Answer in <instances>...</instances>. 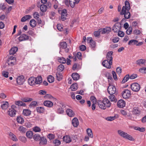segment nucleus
Returning a JSON list of instances; mask_svg holds the SVG:
<instances>
[{
  "label": "nucleus",
  "instance_id": "obj_2",
  "mask_svg": "<svg viewBox=\"0 0 146 146\" xmlns=\"http://www.w3.org/2000/svg\"><path fill=\"white\" fill-rule=\"evenodd\" d=\"M125 4V5L122 7V10L120 13V14L121 15H123L126 11H129L130 8V3L128 1H126Z\"/></svg>",
  "mask_w": 146,
  "mask_h": 146
},
{
  "label": "nucleus",
  "instance_id": "obj_34",
  "mask_svg": "<svg viewBox=\"0 0 146 146\" xmlns=\"http://www.w3.org/2000/svg\"><path fill=\"white\" fill-rule=\"evenodd\" d=\"M40 11L42 12L46 11L47 9V6L44 4L40 5Z\"/></svg>",
  "mask_w": 146,
  "mask_h": 146
},
{
  "label": "nucleus",
  "instance_id": "obj_42",
  "mask_svg": "<svg viewBox=\"0 0 146 146\" xmlns=\"http://www.w3.org/2000/svg\"><path fill=\"white\" fill-rule=\"evenodd\" d=\"M67 15V11L66 9H64L61 12V18H65Z\"/></svg>",
  "mask_w": 146,
  "mask_h": 146
},
{
  "label": "nucleus",
  "instance_id": "obj_48",
  "mask_svg": "<svg viewBox=\"0 0 146 146\" xmlns=\"http://www.w3.org/2000/svg\"><path fill=\"white\" fill-rule=\"evenodd\" d=\"M109 98L111 102H116L117 101V99L115 97V96L112 95H110L109 96Z\"/></svg>",
  "mask_w": 146,
  "mask_h": 146
},
{
  "label": "nucleus",
  "instance_id": "obj_5",
  "mask_svg": "<svg viewBox=\"0 0 146 146\" xmlns=\"http://www.w3.org/2000/svg\"><path fill=\"white\" fill-rule=\"evenodd\" d=\"M108 91L110 95L113 94L115 93L116 89L115 87L112 85H109L108 88Z\"/></svg>",
  "mask_w": 146,
  "mask_h": 146
},
{
  "label": "nucleus",
  "instance_id": "obj_32",
  "mask_svg": "<svg viewBox=\"0 0 146 146\" xmlns=\"http://www.w3.org/2000/svg\"><path fill=\"white\" fill-rule=\"evenodd\" d=\"M88 136L91 138H92L93 137V134L92 131L90 128H88L86 130Z\"/></svg>",
  "mask_w": 146,
  "mask_h": 146
},
{
  "label": "nucleus",
  "instance_id": "obj_19",
  "mask_svg": "<svg viewBox=\"0 0 146 146\" xmlns=\"http://www.w3.org/2000/svg\"><path fill=\"white\" fill-rule=\"evenodd\" d=\"M44 105L46 106L49 108H50L52 106L53 104V103L50 101L46 100L43 103Z\"/></svg>",
  "mask_w": 146,
  "mask_h": 146
},
{
  "label": "nucleus",
  "instance_id": "obj_39",
  "mask_svg": "<svg viewBox=\"0 0 146 146\" xmlns=\"http://www.w3.org/2000/svg\"><path fill=\"white\" fill-rule=\"evenodd\" d=\"M17 121L19 123L22 124L24 121V119L20 116H18L17 118Z\"/></svg>",
  "mask_w": 146,
  "mask_h": 146
},
{
  "label": "nucleus",
  "instance_id": "obj_51",
  "mask_svg": "<svg viewBox=\"0 0 146 146\" xmlns=\"http://www.w3.org/2000/svg\"><path fill=\"white\" fill-rule=\"evenodd\" d=\"M40 136L38 134H35L33 136L34 139L36 141L40 140Z\"/></svg>",
  "mask_w": 146,
  "mask_h": 146
},
{
  "label": "nucleus",
  "instance_id": "obj_12",
  "mask_svg": "<svg viewBox=\"0 0 146 146\" xmlns=\"http://www.w3.org/2000/svg\"><path fill=\"white\" fill-rule=\"evenodd\" d=\"M113 52L112 51L109 52L107 54L106 58L107 59L106 60H108L110 61V63L112 62V54Z\"/></svg>",
  "mask_w": 146,
  "mask_h": 146
},
{
  "label": "nucleus",
  "instance_id": "obj_56",
  "mask_svg": "<svg viewBox=\"0 0 146 146\" xmlns=\"http://www.w3.org/2000/svg\"><path fill=\"white\" fill-rule=\"evenodd\" d=\"M19 139L23 143H25L27 141L26 138L23 136H21L19 138Z\"/></svg>",
  "mask_w": 146,
  "mask_h": 146
},
{
  "label": "nucleus",
  "instance_id": "obj_26",
  "mask_svg": "<svg viewBox=\"0 0 146 146\" xmlns=\"http://www.w3.org/2000/svg\"><path fill=\"white\" fill-rule=\"evenodd\" d=\"M146 60L143 59H140L136 61V64L139 66H141L145 64L146 62Z\"/></svg>",
  "mask_w": 146,
  "mask_h": 146
},
{
  "label": "nucleus",
  "instance_id": "obj_7",
  "mask_svg": "<svg viewBox=\"0 0 146 146\" xmlns=\"http://www.w3.org/2000/svg\"><path fill=\"white\" fill-rule=\"evenodd\" d=\"M67 45L66 43L65 42H62L60 43L59 47L60 49L63 48L65 49L66 52H67L69 51V50L67 47Z\"/></svg>",
  "mask_w": 146,
  "mask_h": 146
},
{
  "label": "nucleus",
  "instance_id": "obj_59",
  "mask_svg": "<svg viewBox=\"0 0 146 146\" xmlns=\"http://www.w3.org/2000/svg\"><path fill=\"white\" fill-rule=\"evenodd\" d=\"M64 68V66L62 64L60 65L58 67V70L61 72L62 71Z\"/></svg>",
  "mask_w": 146,
  "mask_h": 146
},
{
  "label": "nucleus",
  "instance_id": "obj_17",
  "mask_svg": "<svg viewBox=\"0 0 146 146\" xmlns=\"http://www.w3.org/2000/svg\"><path fill=\"white\" fill-rule=\"evenodd\" d=\"M97 104L99 108L101 109L105 110L106 109V108L103 101L100 100H98Z\"/></svg>",
  "mask_w": 146,
  "mask_h": 146
},
{
  "label": "nucleus",
  "instance_id": "obj_10",
  "mask_svg": "<svg viewBox=\"0 0 146 146\" xmlns=\"http://www.w3.org/2000/svg\"><path fill=\"white\" fill-rule=\"evenodd\" d=\"M16 110L13 108L9 109L7 111L8 115L11 117L15 116L16 114Z\"/></svg>",
  "mask_w": 146,
  "mask_h": 146
},
{
  "label": "nucleus",
  "instance_id": "obj_36",
  "mask_svg": "<svg viewBox=\"0 0 146 146\" xmlns=\"http://www.w3.org/2000/svg\"><path fill=\"white\" fill-rule=\"evenodd\" d=\"M30 25L32 27H35L36 25V22L34 19H32L30 21Z\"/></svg>",
  "mask_w": 146,
  "mask_h": 146
},
{
  "label": "nucleus",
  "instance_id": "obj_64",
  "mask_svg": "<svg viewBox=\"0 0 146 146\" xmlns=\"http://www.w3.org/2000/svg\"><path fill=\"white\" fill-rule=\"evenodd\" d=\"M115 116H110V117H108L106 118V119L107 120L111 121H112L114 119H115Z\"/></svg>",
  "mask_w": 146,
  "mask_h": 146
},
{
  "label": "nucleus",
  "instance_id": "obj_25",
  "mask_svg": "<svg viewBox=\"0 0 146 146\" xmlns=\"http://www.w3.org/2000/svg\"><path fill=\"white\" fill-rule=\"evenodd\" d=\"M9 135L10 138L13 141H17L18 139L16 137V136L11 132H10L9 133Z\"/></svg>",
  "mask_w": 146,
  "mask_h": 146
},
{
  "label": "nucleus",
  "instance_id": "obj_47",
  "mask_svg": "<svg viewBox=\"0 0 146 146\" xmlns=\"http://www.w3.org/2000/svg\"><path fill=\"white\" fill-rule=\"evenodd\" d=\"M33 135V133L31 131H28L26 133V136L28 138H32Z\"/></svg>",
  "mask_w": 146,
  "mask_h": 146
},
{
  "label": "nucleus",
  "instance_id": "obj_13",
  "mask_svg": "<svg viewBox=\"0 0 146 146\" xmlns=\"http://www.w3.org/2000/svg\"><path fill=\"white\" fill-rule=\"evenodd\" d=\"M111 30V28L109 27H107L103 29H99V31L101 32V33L104 34L105 33H108L110 32Z\"/></svg>",
  "mask_w": 146,
  "mask_h": 146
},
{
  "label": "nucleus",
  "instance_id": "obj_16",
  "mask_svg": "<svg viewBox=\"0 0 146 146\" xmlns=\"http://www.w3.org/2000/svg\"><path fill=\"white\" fill-rule=\"evenodd\" d=\"M102 101L104 103L106 108H109L110 106L111 103L108 99L106 98H104Z\"/></svg>",
  "mask_w": 146,
  "mask_h": 146
},
{
  "label": "nucleus",
  "instance_id": "obj_3",
  "mask_svg": "<svg viewBox=\"0 0 146 146\" xmlns=\"http://www.w3.org/2000/svg\"><path fill=\"white\" fill-rule=\"evenodd\" d=\"M131 89L133 91L137 92L140 88V86L139 84L137 83L132 84L131 86Z\"/></svg>",
  "mask_w": 146,
  "mask_h": 146
},
{
  "label": "nucleus",
  "instance_id": "obj_62",
  "mask_svg": "<svg viewBox=\"0 0 146 146\" xmlns=\"http://www.w3.org/2000/svg\"><path fill=\"white\" fill-rule=\"evenodd\" d=\"M47 137L50 140H52L54 138L55 136L53 134H49L48 135Z\"/></svg>",
  "mask_w": 146,
  "mask_h": 146
},
{
  "label": "nucleus",
  "instance_id": "obj_8",
  "mask_svg": "<svg viewBox=\"0 0 146 146\" xmlns=\"http://www.w3.org/2000/svg\"><path fill=\"white\" fill-rule=\"evenodd\" d=\"M121 27V25L119 23H117L113 26L112 30L114 32L116 33L120 30Z\"/></svg>",
  "mask_w": 146,
  "mask_h": 146
},
{
  "label": "nucleus",
  "instance_id": "obj_22",
  "mask_svg": "<svg viewBox=\"0 0 146 146\" xmlns=\"http://www.w3.org/2000/svg\"><path fill=\"white\" fill-rule=\"evenodd\" d=\"M61 107H59L57 110V113L59 114H62L64 111V110L63 109V108H64L65 107V106L63 104H61Z\"/></svg>",
  "mask_w": 146,
  "mask_h": 146
},
{
  "label": "nucleus",
  "instance_id": "obj_1",
  "mask_svg": "<svg viewBox=\"0 0 146 146\" xmlns=\"http://www.w3.org/2000/svg\"><path fill=\"white\" fill-rule=\"evenodd\" d=\"M118 134L121 136L123 138L128 139L130 141H134V139L129 135L128 134L121 130H118L117 131Z\"/></svg>",
  "mask_w": 146,
  "mask_h": 146
},
{
  "label": "nucleus",
  "instance_id": "obj_43",
  "mask_svg": "<svg viewBox=\"0 0 146 146\" xmlns=\"http://www.w3.org/2000/svg\"><path fill=\"white\" fill-rule=\"evenodd\" d=\"M56 79L60 81L62 79V75L60 72H56Z\"/></svg>",
  "mask_w": 146,
  "mask_h": 146
},
{
  "label": "nucleus",
  "instance_id": "obj_21",
  "mask_svg": "<svg viewBox=\"0 0 146 146\" xmlns=\"http://www.w3.org/2000/svg\"><path fill=\"white\" fill-rule=\"evenodd\" d=\"M9 105V104L8 102L5 101L2 103L1 107L2 109L5 110L8 107Z\"/></svg>",
  "mask_w": 146,
  "mask_h": 146
},
{
  "label": "nucleus",
  "instance_id": "obj_33",
  "mask_svg": "<svg viewBox=\"0 0 146 146\" xmlns=\"http://www.w3.org/2000/svg\"><path fill=\"white\" fill-rule=\"evenodd\" d=\"M72 76L74 80H77L80 78V76L77 73H73L72 75Z\"/></svg>",
  "mask_w": 146,
  "mask_h": 146
},
{
  "label": "nucleus",
  "instance_id": "obj_60",
  "mask_svg": "<svg viewBox=\"0 0 146 146\" xmlns=\"http://www.w3.org/2000/svg\"><path fill=\"white\" fill-rule=\"evenodd\" d=\"M90 100L93 103H96L97 102V100L96 97L94 96H91Z\"/></svg>",
  "mask_w": 146,
  "mask_h": 146
},
{
  "label": "nucleus",
  "instance_id": "obj_44",
  "mask_svg": "<svg viewBox=\"0 0 146 146\" xmlns=\"http://www.w3.org/2000/svg\"><path fill=\"white\" fill-rule=\"evenodd\" d=\"M138 41L136 40H130L128 43V44L129 45H133L134 44L136 45V44L137 43Z\"/></svg>",
  "mask_w": 146,
  "mask_h": 146
},
{
  "label": "nucleus",
  "instance_id": "obj_29",
  "mask_svg": "<svg viewBox=\"0 0 146 146\" xmlns=\"http://www.w3.org/2000/svg\"><path fill=\"white\" fill-rule=\"evenodd\" d=\"M31 113V111L28 109H25L23 110V114L25 116H28Z\"/></svg>",
  "mask_w": 146,
  "mask_h": 146
},
{
  "label": "nucleus",
  "instance_id": "obj_11",
  "mask_svg": "<svg viewBox=\"0 0 146 146\" xmlns=\"http://www.w3.org/2000/svg\"><path fill=\"white\" fill-rule=\"evenodd\" d=\"M24 82V80L23 76H20L17 77V82L19 85H21L23 84Z\"/></svg>",
  "mask_w": 146,
  "mask_h": 146
},
{
  "label": "nucleus",
  "instance_id": "obj_31",
  "mask_svg": "<svg viewBox=\"0 0 146 146\" xmlns=\"http://www.w3.org/2000/svg\"><path fill=\"white\" fill-rule=\"evenodd\" d=\"M17 47H13L10 50L9 53L10 54H13L17 51Z\"/></svg>",
  "mask_w": 146,
  "mask_h": 146
},
{
  "label": "nucleus",
  "instance_id": "obj_50",
  "mask_svg": "<svg viewBox=\"0 0 146 146\" xmlns=\"http://www.w3.org/2000/svg\"><path fill=\"white\" fill-rule=\"evenodd\" d=\"M58 61L61 63H65L66 62V60L63 57H60L58 58Z\"/></svg>",
  "mask_w": 146,
  "mask_h": 146
},
{
  "label": "nucleus",
  "instance_id": "obj_30",
  "mask_svg": "<svg viewBox=\"0 0 146 146\" xmlns=\"http://www.w3.org/2000/svg\"><path fill=\"white\" fill-rule=\"evenodd\" d=\"M40 141L39 144L40 145H44L46 144V140L44 137L40 138Z\"/></svg>",
  "mask_w": 146,
  "mask_h": 146
},
{
  "label": "nucleus",
  "instance_id": "obj_53",
  "mask_svg": "<svg viewBox=\"0 0 146 146\" xmlns=\"http://www.w3.org/2000/svg\"><path fill=\"white\" fill-rule=\"evenodd\" d=\"M37 103L35 101H33L29 105V107H35L37 106Z\"/></svg>",
  "mask_w": 146,
  "mask_h": 146
},
{
  "label": "nucleus",
  "instance_id": "obj_63",
  "mask_svg": "<svg viewBox=\"0 0 146 146\" xmlns=\"http://www.w3.org/2000/svg\"><path fill=\"white\" fill-rule=\"evenodd\" d=\"M118 35L120 37H123L124 35V33L123 31H119L118 32Z\"/></svg>",
  "mask_w": 146,
  "mask_h": 146
},
{
  "label": "nucleus",
  "instance_id": "obj_54",
  "mask_svg": "<svg viewBox=\"0 0 146 146\" xmlns=\"http://www.w3.org/2000/svg\"><path fill=\"white\" fill-rule=\"evenodd\" d=\"M123 15H124L125 18H129L130 17V13L128 11H126Z\"/></svg>",
  "mask_w": 146,
  "mask_h": 146
},
{
  "label": "nucleus",
  "instance_id": "obj_46",
  "mask_svg": "<svg viewBox=\"0 0 146 146\" xmlns=\"http://www.w3.org/2000/svg\"><path fill=\"white\" fill-rule=\"evenodd\" d=\"M33 130L35 132H38L41 131L40 128L37 126H35L33 128Z\"/></svg>",
  "mask_w": 146,
  "mask_h": 146
},
{
  "label": "nucleus",
  "instance_id": "obj_15",
  "mask_svg": "<svg viewBox=\"0 0 146 146\" xmlns=\"http://www.w3.org/2000/svg\"><path fill=\"white\" fill-rule=\"evenodd\" d=\"M67 115L70 117H73L75 115V113L73 111L70 109H67L66 110Z\"/></svg>",
  "mask_w": 146,
  "mask_h": 146
},
{
  "label": "nucleus",
  "instance_id": "obj_41",
  "mask_svg": "<svg viewBox=\"0 0 146 146\" xmlns=\"http://www.w3.org/2000/svg\"><path fill=\"white\" fill-rule=\"evenodd\" d=\"M33 99L32 98H30L28 97H25L22 98L21 99V100L25 102H28L31 101L33 100Z\"/></svg>",
  "mask_w": 146,
  "mask_h": 146
},
{
  "label": "nucleus",
  "instance_id": "obj_35",
  "mask_svg": "<svg viewBox=\"0 0 146 146\" xmlns=\"http://www.w3.org/2000/svg\"><path fill=\"white\" fill-rule=\"evenodd\" d=\"M36 110L37 112L39 113H43L45 111V109L43 107H38L36 108Z\"/></svg>",
  "mask_w": 146,
  "mask_h": 146
},
{
  "label": "nucleus",
  "instance_id": "obj_4",
  "mask_svg": "<svg viewBox=\"0 0 146 146\" xmlns=\"http://www.w3.org/2000/svg\"><path fill=\"white\" fill-rule=\"evenodd\" d=\"M131 95L130 91L127 89L124 90L122 93V97L125 99L129 98L130 97Z\"/></svg>",
  "mask_w": 146,
  "mask_h": 146
},
{
  "label": "nucleus",
  "instance_id": "obj_38",
  "mask_svg": "<svg viewBox=\"0 0 146 146\" xmlns=\"http://www.w3.org/2000/svg\"><path fill=\"white\" fill-rule=\"evenodd\" d=\"M15 103L16 105L19 106H26V104L25 103L21 101H19L15 102Z\"/></svg>",
  "mask_w": 146,
  "mask_h": 146
},
{
  "label": "nucleus",
  "instance_id": "obj_52",
  "mask_svg": "<svg viewBox=\"0 0 146 146\" xmlns=\"http://www.w3.org/2000/svg\"><path fill=\"white\" fill-rule=\"evenodd\" d=\"M129 75H127L123 78L122 81V83L124 84L129 79Z\"/></svg>",
  "mask_w": 146,
  "mask_h": 146
},
{
  "label": "nucleus",
  "instance_id": "obj_55",
  "mask_svg": "<svg viewBox=\"0 0 146 146\" xmlns=\"http://www.w3.org/2000/svg\"><path fill=\"white\" fill-rule=\"evenodd\" d=\"M139 71L140 72L144 74L146 73V68L143 67L140 68L139 69Z\"/></svg>",
  "mask_w": 146,
  "mask_h": 146
},
{
  "label": "nucleus",
  "instance_id": "obj_40",
  "mask_svg": "<svg viewBox=\"0 0 146 146\" xmlns=\"http://www.w3.org/2000/svg\"><path fill=\"white\" fill-rule=\"evenodd\" d=\"M69 3L70 6L73 8L76 3V0H69Z\"/></svg>",
  "mask_w": 146,
  "mask_h": 146
},
{
  "label": "nucleus",
  "instance_id": "obj_27",
  "mask_svg": "<svg viewBox=\"0 0 146 146\" xmlns=\"http://www.w3.org/2000/svg\"><path fill=\"white\" fill-rule=\"evenodd\" d=\"M63 141L66 143H69L71 141V139L69 136H64L63 138Z\"/></svg>",
  "mask_w": 146,
  "mask_h": 146
},
{
  "label": "nucleus",
  "instance_id": "obj_23",
  "mask_svg": "<svg viewBox=\"0 0 146 146\" xmlns=\"http://www.w3.org/2000/svg\"><path fill=\"white\" fill-rule=\"evenodd\" d=\"M34 77H31L28 80L29 84L31 86L35 85L36 84Z\"/></svg>",
  "mask_w": 146,
  "mask_h": 146
},
{
  "label": "nucleus",
  "instance_id": "obj_9",
  "mask_svg": "<svg viewBox=\"0 0 146 146\" xmlns=\"http://www.w3.org/2000/svg\"><path fill=\"white\" fill-rule=\"evenodd\" d=\"M110 61L106 60L102 62V65L108 68H110L111 67V65L112 64V62H110Z\"/></svg>",
  "mask_w": 146,
  "mask_h": 146
},
{
  "label": "nucleus",
  "instance_id": "obj_18",
  "mask_svg": "<svg viewBox=\"0 0 146 146\" xmlns=\"http://www.w3.org/2000/svg\"><path fill=\"white\" fill-rule=\"evenodd\" d=\"M34 79L36 84H39L42 82V78L40 76H38L36 77H34Z\"/></svg>",
  "mask_w": 146,
  "mask_h": 146
},
{
  "label": "nucleus",
  "instance_id": "obj_37",
  "mask_svg": "<svg viewBox=\"0 0 146 146\" xmlns=\"http://www.w3.org/2000/svg\"><path fill=\"white\" fill-rule=\"evenodd\" d=\"M70 89L72 91H75L78 89V85L77 83L73 84L70 86Z\"/></svg>",
  "mask_w": 146,
  "mask_h": 146
},
{
  "label": "nucleus",
  "instance_id": "obj_49",
  "mask_svg": "<svg viewBox=\"0 0 146 146\" xmlns=\"http://www.w3.org/2000/svg\"><path fill=\"white\" fill-rule=\"evenodd\" d=\"M18 130L20 131L22 133H25L27 131L26 129L22 126L19 127L18 128Z\"/></svg>",
  "mask_w": 146,
  "mask_h": 146
},
{
  "label": "nucleus",
  "instance_id": "obj_61",
  "mask_svg": "<svg viewBox=\"0 0 146 146\" xmlns=\"http://www.w3.org/2000/svg\"><path fill=\"white\" fill-rule=\"evenodd\" d=\"M2 74V75L5 78H7L8 77L9 72L7 71H3Z\"/></svg>",
  "mask_w": 146,
  "mask_h": 146
},
{
  "label": "nucleus",
  "instance_id": "obj_6",
  "mask_svg": "<svg viewBox=\"0 0 146 146\" xmlns=\"http://www.w3.org/2000/svg\"><path fill=\"white\" fill-rule=\"evenodd\" d=\"M16 59L15 57L10 56L7 61L8 65L10 66H13L16 63Z\"/></svg>",
  "mask_w": 146,
  "mask_h": 146
},
{
  "label": "nucleus",
  "instance_id": "obj_58",
  "mask_svg": "<svg viewBox=\"0 0 146 146\" xmlns=\"http://www.w3.org/2000/svg\"><path fill=\"white\" fill-rule=\"evenodd\" d=\"M55 146H58L60 145L61 143L60 141L58 139H55L53 141Z\"/></svg>",
  "mask_w": 146,
  "mask_h": 146
},
{
  "label": "nucleus",
  "instance_id": "obj_28",
  "mask_svg": "<svg viewBox=\"0 0 146 146\" xmlns=\"http://www.w3.org/2000/svg\"><path fill=\"white\" fill-rule=\"evenodd\" d=\"M132 112L133 114L138 115L140 114V111L137 107H135L133 108Z\"/></svg>",
  "mask_w": 146,
  "mask_h": 146
},
{
  "label": "nucleus",
  "instance_id": "obj_45",
  "mask_svg": "<svg viewBox=\"0 0 146 146\" xmlns=\"http://www.w3.org/2000/svg\"><path fill=\"white\" fill-rule=\"evenodd\" d=\"M48 81L50 83H52L54 81V78L52 75H49L47 77Z\"/></svg>",
  "mask_w": 146,
  "mask_h": 146
},
{
  "label": "nucleus",
  "instance_id": "obj_24",
  "mask_svg": "<svg viewBox=\"0 0 146 146\" xmlns=\"http://www.w3.org/2000/svg\"><path fill=\"white\" fill-rule=\"evenodd\" d=\"M29 38L28 36L27 35H26L23 34L21 35V36L19 38V40L21 41L23 40H26Z\"/></svg>",
  "mask_w": 146,
  "mask_h": 146
},
{
  "label": "nucleus",
  "instance_id": "obj_14",
  "mask_svg": "<svg viewBox=\"0 0 146 146\" xmlns=\"http://www.w3.org/2000/svg\"><path fill=\"white\" fill-rule=\"evenodd\" d=\"M125 101L122 100H119L117 102V105L120 108H123L125 106Z\"/></svg>",
  "mask_w": 146,
  "mask_h": 146
},
{
  "label": "nucleus",
  "instance_id": "obj_57",
  "mask_svg": "<svg viewBox=\"0 0 146 146\" xmlns=\"http://www.w3.org/2000/svg\"><path fill=\"white\" fill-rule=\"evenodd\" d=\"M6 8V5L5 4L1 3L0 4V9L4 11Z\"/></svg>",
  "mask_w": 146,
  "mask_h": 146
},
{
  "label": "nucleus",
  "instance_id": "obj_20",
  "mask_svg": "<svg viewBox=\"0 0 146 146\" xmlns=\"http://www.w3.org/2000/svg\"><path fill=\"white\" fill-rule=\"evenodd\" d=\"M73 125L75 127H77L79 124V122L78 119L76 117L74 118L72 120Z\"/></svg>",
  "mask_w": 146,
  "mask_h": 146
}]
</instances>
